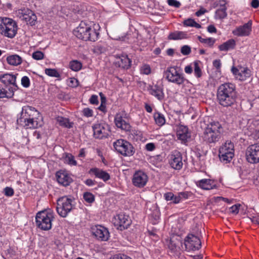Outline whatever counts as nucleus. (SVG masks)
<instances>
[{"label": "nucleus", "instance_id": "nucleus-54", "mask_svg": "<svg viewBox=\"0 0 259 259\" xmlns=\"http://www.w3.org/2000/svg\"><path fill=\"white\" fill-rule=\"evenodd\" d=\"M167 3L170 6L178 8L181 6V3L176 0H167Z\"/></svg>", "mask_w": 259, "mask_h": 259}, {"label": "nucleus", "instance_id": "nucleus-32", "mask_svg": "<svg viewBox=\"0 0 259 259\" xmlns=\"http://www.w3.org/2000/svg\"><path fill=\"white\" fill-rule=\"evenodd\" d=\"M223 151H224L222 150V152H219V156L220 160L225 163L230 162L233 158L234 154L231 152L225 153Z\"/></svg>", "mask_w": 259, "mask_h": 259}, {"label": "nucleus", "instance_id": "nucleus-27", "mask_svg": "<svg viewBox=\"0 0 259 259\" xmlns=\"http://www.w3.org/2000/svg\"><path fill=\"white\" fill-rule=\"evenodd\" d=\"M198 183L199 186L204 190H210L216 187L214 181L210 179H202Z\"/></svg>", "mask_w": 259, "mask_h": 259}, {"label": "nucleus", "instance_id": "nucleus-47", "mask_svg": "<svg viewBox=\"0 0 259 259\" xmlns=\"http://www.w3.org/2000/svg\"><path fill=\"white\" fill-rule=\"evenodd\" d=\"M105 49L100 45H97L94 46L92 51L96 54H100L104 52Z\"/></svg>", "mask_w": 259, "mask_h": 259}, {"label": "nucleus", "instance_id": "nucleus-51", "mask_svg": "<svg viewBox=\"0 0 259 259\" xmlns=\"http://www.w3.org/2000/svg\"><path fill=\"white\" fill-rule=\"evenodd\" d=\"M181 52L184 55H188L191 53V48L187 45H185L181 48Z\"/></svg>", "mask_w": 259, "mask_h": 259}, {"label": "nucleus", "instance_id": "nucleus-28", "mask_svg": "<svg viewBox=\"0 0 259 259\" xmlns=\"http://www.w3.org/2000/svg\"><path fill=\"white\" fill-rule=\"evenodd\" d=\"M91 171L96 176V177L102 179L104 181H107L110 178L108 173L102 169L97 168H92Z\"/></svg>", "mask_w": 259, "mask_h": 259}, {"label": "nucleus", "instance_id": "nucleus-15", "mask_svg": "<svg viewBox=\"0 0 259 259\" xmlns=\"http://www.w3.org/2000/svg\"><path fill=\"white\" fill-rule=\"evenodd\" d=\"M92 234L98 239L101 241H107L109 237L108 230L105 227L100 226H95L91 228Z\"/></svg>", "mask_w": 259, "mask_h": 259}, {"label": "nucleus", "instance_id": "nucleus-14", "mask_svg": "<svg viewBox=\"0 0 259 259\" xmlns=\"http://www.w3.org/2000/svg\"><path fill=\"white\" fill-rule=\"evenodd\" d=\"M131 223L132 220L128 215L119 214L115 217L114 224L121 231L127 229Z\"/></svg>", "mask_w": 259, "mask_h": 259}, {"label": "nucleus", "instance_id": "nucleus-20", "mask_svg": "<svg viewBox=\"0 0 259 259\" xmlns=\"http://www.w3.org/2000/svg\"><path fill=\"white\" fill-rule=\"evenodd\" d=\"M252 22L249 21L242 26L237 27L233 31V34L238 36H248L251 31Z\"/></svg>", "mask_w": 259, "mask_h": 259}, {"label": "nucleus", "instance_id": "nucleus-56", "mask_svg": "<svg viewBox=\"0 0 259 259\" xmlns=\"http://www.w3.org/2000/svg\"><path fill=\"white\" fill-rule=\"evenodd\" d=\"M111 259H132L130 257L125 254H116L114 255Z\"/></svg>", "mask_w": 259, "mask_h": 259}, {"label": "nucleus", "instance_id": "nucleus-42", "mask_svg": "<svg viewBox=\"0 0 259 259\" xmlns=\"http://www.w3.org/2000/svg\"><path fill=\"white\" fill-rule=\"evenodd\" d=\"M69 66L71 70L77 71L81 68L82 64L77 60H73L70 62Z\"/></svg>", "mask_w": 259, "mask_h": 259}, {"label": "nucleus", "instance_id": "nucleus-34", "mask_svg": "<svg viewBox=\"0 0 259 259\" xmlns=\"http://www.w3.org/2000/svg\"><path fill=\"white\" fill-rule=\"evenodd\" d=\"M64 162L65 163H67L70 165H76L77 162L74 159V156L70 153H64V156H63Z\"/></svg>", "mask_w": 259, "mask_h": 259}, {"label": "nucleus", "instance_id": "nucleus-48", "mask_svg": "<svg viewBox=\"0 0 259 259\" xmlns=\"http://www.w3.org/2000/svg\"><path fill=\"white\" fill-rule=\"evenodd\" d=\"M32 57L36 60H39L44 58V54L41 51H36L32 53Z\"/></svg>", "mask_w": 259, "mask_h": 259}, {"label": "nucleus", "instance_id": "nucleus-1", "mask_svg": "<svg viewBox=\"0 0 259 259\" xmlns=\"http://www.w3.org/2000/svg\"><path fill=\"white\" fill-rule=\"evenodd\" d=\"M217 97L218 102L222 106H231L235 103L237 98L235 85L231 83L222 84L218 89Z\"/></svg>", "mask_w": 259, "mask_h": 259}, {"label": "nucleus", "instance_id": "nucleus-30", "mask_svg": "<svg viewBox=\"0 0 259 259\" xmlns=\"http://www.w3.org/2000/svg\"><path fill=\"white\" fill-rule=\"evenodd\" d=\"M7 61L8 63L11 65L18 66L21 64L22 59L20 56L14 54L8 56Z\"/></svg>", "mask_w": 259, "mask_h": 259}, {"label": "nucleus", "instance_id": "nucleus-39", "mask_svg": "<svg viewBox=\"0 0 259 259\" xmlns=\"http://www.w3.org/2000/svg\"><path fill=\"white\" fill-rule=\"evenodd\" d=\"M58 122L61 126L65 127L70 128L72 127L71 123L69 122L68 119L64 118L63 117H58L57 119Z\"/></svg>", "mask_w": 259, "mask_h": 259}, {"label": "nucleus", "instance_id": "nucleus-44", "mask_svg": "<svg viewBox=\"0 0 259 259\" xmlns=\"http://www.w3.org/2000/svg\"><path fill=\"white\" fill-rule=\"evenodd\" d=\"M194 72L195 75L199 78L202 75V71L199 66V63L198 61H195L194 62Z\"/></svg>", "mask_w": 259, "mask_h": 259}, {"label": "nucleus", "instance_id": "nucleus-16", "mask_svg": "<svg viewBox=\"0 0 259 259\" xmlns=\"http://www.w3.org/2000/svg\"><path fill=\"white\" fill-rule=\"evenodd\" d=\"M169 163L172 168L180 170L183 165L181 153L177 151L173 152L169 156Z\"/></svg>", "mask_w": 259, "mask_h": 259}, {"label": "nucleus", "instance_id": "nucleus-18", "mask_svg": "<svg viewBox=\"0 0 259 259\" xmlns=\"http://www.w3.org/2000/svg\"><path fill=\"white\" fill-rule=\"evenodd\" d=\"M40 113L34 107L29 106H24L20 113V116L18 119H22L24 120L28 118L39 116Z\"/></svg>", "mask_w": 259, "mask_h": 259}, {"label": "nucleus", "instance_id": "nucleus-49", "mask_svg": "<svg viewBox=\"0 0 259 259\" xmlns=\"http://www.w3.org/2000/svg\"><path fill=\"white\" fill-rule=\"evenodd\" d=\"M141 72L142 74L148 75L151 73V68L148 65H144L141 68Z\"/></svg>", "mask_w": 259, "mask_h": 259}, {"label": "nucleus", "instance_id": "nucleus-5", "mask_svg": "<svg viewBox=\"0 0 259 259\" xmlns=\"http://www.w3.org/2000/svg\"><path fill=\"white\" fill-rule=\"evenodd\" d=\"M53 219V212L43 210L37 213L35 217L36 225L42 230H49L52 228Z\"/></svg>", "mask_w": 259, "mask_h": 259}, {"label": "nucleus", "instance_id": "nucleus-38", "mask_svg": "<svg viewBox=\"0 0 259 259\" xmlns=\"http://www.w3.org/2000/svg\"><path fill=\"white\" fill-rule=\"evenodd\" d=\"M184 32L182 31H176L170 33L168 36V39L172 40L180 39L184 38Z\"/></svg>", "mask_w": 259, "mask_h": 259}, {"label": "nucleus", "instance_id": "nucleus-19", "mask_svg": "<svg viewBox=\"0 0 259 259\" xmlns=\"http://www.w3.org/2000/svg\"><path fill=\"white\" fill-rule=\"evenodd\" d=\"M148 181L147 175L142 171H138L135 173L132 180L133 184L139 188L143 187L146 185Z\"/></svg>", "mask_w": 259, "mask_h": 259}, {"label": "nucleus", "instance_id": "nucleus-61", "mask_svg": "<svg viewBox=\"0 0 259 259\" xmlns=\"http://www.w3.org/2000/svg\"><path fill=\"white\" fill-rule=\"evenodd\" d=\"M188 194L187 192H180L179 193L178 197H180V202L181 201V200L184 199H186L188 198Z\"/></svg>", "mask_w": 259, "mask_h": 259}, {"label": "nucleus", "instance_id": "nucleus-24", "mask_svg": "<svg viewBox=\"0 0 259 259\" xmlns=\"http://www.w3.org/2000/svg\"><path fill=\"white\" fill-rule=\"evenodd\" d=\"M131 63L132 61L131 59L128 57L127 55H122L118 58L115 64L119 67L127 69L131 67Z\"/></svg>", "mask_w": 259, "mask_h": 259}, {"label": "nucleus", "instance_id": "nucleus-8", "mask_svg": "<svg viewBox=\"0 0 259 259\" xmlns=\"http://www.w3.org/2000/svg\"><path fill=\"white\" fill-rule=\"evenodd\" d=\"M166 78L169 82L182 84L185 80L182 74L178 72L176 67H169L164 71Z\"/></svg>", "mask_w": 259, "mask_h": 259}, {"label": "nucleus", "instance_id": "nucleus-36", "mask_svg": "<svg viewBox=\"0 0 259 259\" xmlns=\"http://www.w3.org/2000/svg\"><path fill=\"white\" fill-rule=\"evenodd\" d=\"M164 197L166 201L171 200L173 203L177 204L180 202V197L175 195L171 192L165 193Z\"/></svg>", "mask_w": 259, "mask_h": 259}, {"label": "nucleus", "instance_id": "nucleus-45", "mask_svg": "<svg viewBox=\"0 0 259 259\" xmlns=\"http://www.w3.org/2000/svg\"><path fill=\"white\" fill-rule=\"evenodd\" d=\"M168 247L173 252H176L180 248L178 245L177 243L174 240L170 239L168 244Z\"/></svg>", "mask_w": 259, "mask_h": 259}, {"label": "nucleus", "instance_id": "nucleus-33", "mask_svg": "<svg viewBox=\"0 0 259 259\" xmlns=\"http://www.w3.org/2000/svg\"><path fill=\"white\" fill-rule=\"evenodd\" d=\"M231 152L234 154V146L233 143L230 141H227L220 148L219 152Z\"/></svg>", "mask_w": 259, "mask_h": 259}, {"label": "nucleus", "instance_id": "nucleus-10", "mask_svg": "<svg viewBox=\"0 0 259 259\" xmlns=\"http://www.w3.org/2000/svg\"><path fill=\"white\" fill-rule=\"evenodd\" d=\"M18 17L21 20L24 21L27 24L33 26L37 21V17L35 14L31 10L28 9H21L16 12Z\"/></svg>", "mask_w": 259, "mask_h": 259}, {"label": "nucleus", "instance_id": "nucleus-37", "mask_svg": "<svg viewBox=\"0 0 259 259\" xmlns=\"http://www.w3.org/2000/svg\"><path fill=\"white\" fill-rule=\"evenodd\" d=\"M227 8H218L215 14V17L217 19H222L226 17L227 13L226 12Z\"/></svg>", "mask_w": 259, "mask_h": 259}, {"label": "nucleus", "instance_id": "nucleus-13", "mask_svg": "<svg viewBox=\"0 0 259 259\" xmlns=\"http://www.w3.org/2000/svg\"><path fill=\"white\" fill-rule=\"evenodd\" d=\"M17 74L6 73L0 76V80L3 83L5 87L9 89L11 88L15 92L18 89V87L16 83Z\"/></svg>", "mask_w": 259, "mask_h": 259}, {"label": "nucleus", "instance_id": "nucleus-23", "mask_svg": "<svg viewBox=\"0 0 259 259\" xmlns=\"http://www.w3.org/2000/svg\"><path fill=\"white\" fill-rule=\"evenodd\" d=\"M231 71L236 78L241 81L245 80L250 76V70L247 68H243L240 71L235 67H233Z\"/></svg>", "mask_w": 259, "mask_h": 259}, {"label": "nucleus", "instance_id": "nucleus-46", "mask_svg": "<svg viewBox=\"0 0 259 259\" xmlns=\"http://www.w3.org/2000/svg\"><path fill=\"white\" fill-rule=\"evenodd\" d=\"M83 198L88 203H92L95 200L94 196L90 192H85L83 194Z\"/></svg>", "mask_w": 259, "mask_h": 259}, {"label": "nucleus", "instance_id": "nucleus-40", "mask_svg": "<svg viewBox=\"0 0 259 259\" xmlns=\"http://www.w3.org/2000/svg\"><path fill=\"white\" fill-rule=\"evenodd\" d=\"M198 39L201 43L207 44L209 47H212L215 42V39L212 37L203 38L199 36H198Z\"/></svg>", "mask_w": 259, "mask_h": 259}, {"label": "nucleus", "instance_id": "nucleus-64", "mask_svg": "<svg viewBox=\"0 0 259 259\" xmlns=\"http://www.w3.org/2000/svg\"><path fill=\"white\" fill-rule=\"evenodd\" d=\"M251 6L253 8H257L259 7L258 0H252L251 3Z\"/></svg>", "mask_w": 259, "mask_h": 259}, {"label": "nucleus", "instance_id": "nucleus-2", "mask_svg": "<svg viewBox=\"0 0 259 259\" xmlns=\"http://www.w3.org/2000/svg\"><path fill=\"white\" fill-rule=\"evenodd\" d=\"M73 34L77 38L85 41H96L99 36V32L96 28L85 21H81L79 26L73 31Z\"/></svg>", "mask_w": 259, "mask_h": 259}, {"label": "nucleus", "instance_id": "nucleus-63", "mask_svg": "<svg viewBox=\"0 0 259 259\" xmlns=\"http://www.w3.org/2000/svg\"><path fill=\"white\" fill-rule=\"evenodd\" d=\"M221 61L220 60H215L213 61V65L214 67H215L217 69H219L221 67Z\"/></svg>", "mask_w": 259, "mask_h": 259}, {"label": "nucleus", "instance_id": "nucleus-9", "mask_svg": "<svg viewBox=\"0 0 259 259\" xmlns=\"http://www.w3.org/2000/svg\"><path fill=\"white\" fill-rule=\"evenodd\" d=\"M245 156L249 163H259V142L249 145L246 150Z\"/></svg>", "mask_w": 259, "mask_h": 259}, {"label": "nucleus", "instance_id": "nucleus-21", "mask_svg": "<svg viewBox=\"0 0 259 259\" xmlns=\"http://www.w3.org/2000/svg\"><path fill=\"white\" fill-rule=\"evenodd\" d=\"M56 177L57 182L65 187L69 186L73 181L71 177L64 171H57L56 174Z\"/></svg>", "mask_w": 259, "mask_h": 259}, {"label": "nucleus", "instance_id": "nucleus-29", "mask_svg": "<svg viewBox=\"0 0 259 259\" xmlns=\"http://www.w3.org/2000/svg\"><path fill=\"white\" fill-rule=\"evenodd\" d=\"M236 46V41L233 39H230L219 46L221 51H227L234 49Z\"/></svg>", "mask_w": 259, "mask_h": 259}, {"label": "nucleus", "instance_id": "nucleus-41", "mask_svg": "<svg viewBox=\"0 0 259 259\" xmlns=\"http://www.w3.org/2000/svg\"><path fill=\"white\" fill-rule=\"evenodd\" d=\"M183 24L185 26L194 27L197 28H200L201 27V25L197 23L194 19L190 18L185 20Z\"/></svg>", "mask_w": 259, "mask_h": 259}, {"label": "nucleus", "instance_id": "nucleus-57", "mask_svg": "<svg viewBox=\"0 0 259 259\" xmlns=\"http://www.w3.org/2000/svg\"><path fill=\"white\" fill-rule=\"evenodd\" d=\"M145 149L148 151H152L155 149V145L153 143H149L146 145Z\"/></svg>", "mask_w": 259, "mask_h": 259}, {"label": "nucleus", "instance_id": "nucleus-58", "mask_svg": "<svg viewBox=\"0 0 259 259\" xmlns=\"http://www.w3.org/2000/svg\"><path fill=\"white\" fill-rule=\"evenodd\" d=\"M69 85L73 88L76 87L78 85V80L75 78H70Z\"/></svg>", "mask_w": 259, "mask_h": 259}, {"label": "nucleus", "instance_id": "nucleus-25", "mask_svg": "<svg viewBox=\"0 0 259 259\" xmlns=\"http://www.w3.org/2000/svg\"><path fill=\"white\" fill-rule=\"evenodd\" d=\"M149 93L151 95L155 97L160 101L163 100L164 98V95L163 88L157 84L151 87L149 89Z\"/></svg>", "mask_w": 259, "mask_h": 259}, {"label": "nucleus", "instance_id": "nucleus-53", "mask_svg": "<svg viewBox=\"0 0 259 259\" xmlns=\"http://www.w3.org/2000/svg\"><path fill=\"white\" fill-rule=\"evenodd\" d=\"M4 193L7 196H12L14 195V190L11 187H7L4 189Z\"/></svg>", "mask_w": 259, "mask_h": 259}, {"label": "nucleus", "instance_id": "nucleus-52", "mask_svg": "<svg viewBox=\"0 0 259 259\" xmlns=\"http://www.w3.org/2000/svg\"><path fill=\"white\" fill-rule=\"evenodd\" d=\"M82 113L84 116L89 117L93 115V111L89 108H85L82 110Z\"/></svg>", "mask_w": 259, "mask_h": 259}, {"label": "nucleus", "instance_id": "nucleus-60", "mask_svg": "<svg viewBox=\"0 0 259 259\" xmlns=\"http://www.w3.org/2000/svg\"><path fill=\"white\" fill-rule=\"evenodd\" d=\"M227 3L225 0H219L217 2V7H219V8H227L226 6Z\"/></svg>", "mask_w": 259, "mask_h": 259}, {"label": "nucleus", "instance_id": "nucleus-26", "mask_svg": "<svg viewBox=\"0 0 259 259\" xmlns=\"http://www.w3.org/2000/svg\"><path fill=\"white\" fill-rule=\"evenodd\" d=\"M114 122L118 128H120L126 131H129L131 130V125L130 124L123 119L121 116L119 114H116L115 116Z\"/></svg>", "mask_w": 259, "mask_h": 259}, {"label": "nucleus", "instance_id": "nucleus-22", "mask_svg": "<svg viewBox=\"0 0 259 259\" xmlns=\"http://www.w3.org/2000/svg\"><path fill=\"white\" fill-rule=\"evenodd\" d=\"M177 136L182 143H185L188 142V139H190L191 133L189 132L187 126L180 125L178 128Z\"/></svg>", "mask_w": 259, "mask_h": 259}, {"label": "nucleus", "instance_id": "nucleus-43", "mask_svg": "<svg viewBox=\"0 0 259 259\" xmlns=\"http://www.w3.org/2000/svg\"><path fill=\"white\" fill-rule=\"evenodd\" d=\"M45 73L48 76L51 77H58L60 74L55 69L47 68L45 69Z\"/></svg>", "mask_w": 259, "mask_h": 259}, {"label": "nucleus", "instance_id": "nucleus-35", "mask_svg": "<svg viewBox=\"0 0 259 259\" xmlns=\"http://www.w3.org/2000/svg\"><path fill=\"white\" fill-rule=\"evenodd\" d=\"M154 118L156 123L159 126L163 125L165 122L163 115L159 112H156L154 114Z\"/></svg>", "mask_w": 259, "mask_h": 259}, {"label": "nucleus", "instance_id": "nucleus-4", "mask_svg": "<svg viewBox=\"0 0 259 259\" xmlns=\"http://www.w3.org/2000/svg\"><path fill=\"white\" fill-rule=\"evenodd\" d=\"M17 23L13 19L3 18L0 20V33L9 38H13L17 32Z\"/></svg>", "mask_w": 259, "mask_h": 259}, {"label": "nucleus", "instance_id": "nucleus-62", "mask_svg": "<svg viewBox=\"0 0 259 259\" xmlns=\"http://www.w3.org/2000/svg\"><path fill=\"white\" fill-rule=\"evenodd\" d=\"M207 31L210 33H215L217 32V29L213 25H210L207 27Z\"/></svg>", "mask_w": 259, "mask_h": 259}, {"label": "nucleus", "instance_id": "nucleus-12", "mask_svg": "<svg viewBox=\"0 0 259 259\" xmlns=\"http://www.w3.org/2000/svg\"><path fill=\"white\" fill-rule=\"evenodd\" d=\"M42 118L40 114L39 116L28 118V120L17 119V123L20 125L28 128H36L42 125Z\"/></svg>", "mask_w": 259, "mask_h": 259}, {"label": "nucleus", "instance_id": "nucleus-7", "mask_svg": "<svg viewBox=\"0 0 259 259\" xmlns=\"http://www.w3.org/2000/svg\"><path fill=\"white\" fill-rule=\"evenodd\" d=\"M113 147L116 151L124 156H131L135 153L133 145L123 139H119L113 143Z\"/></svg>", "mask_w": 259, "mask_h": 259}, {"label": "nucleus", "instance_id": "nucleus-31", "mask_svg": "<svg viewBox=\"0 0 259 259\" xmlns=\"http://www.w3.org/2000/svg\"><path fill=\"white\" fill-rule=\"evenodd\" d=\"M14 95V92H13L12 88H9L8 89L5 87L4 85L3 87L0 85V98H11L13 97Z\"/></svg>", "mask_w": 259, "mask_h": 259}, {"label": "nucleus", "instance_id": "nucleus-50", "mask_svg": "<svg viewBox=\"0 0 259 259\" xmlns=\"http://www.w3.org/2000/svg\"><path fill=\"white\" fill-rule=\"evenodd\" d=\"M21 84L23 87L26 88L29 87L30 80L27 76H24L21 78Z\"/></svg>", "mask_w": 259, "mask_h": 259}, {"label": "nucleus", "instance_id": "nucleus-6", "mask_svg": "<svg viewBox=\"0 0 259 259\" xmlns=\"http://www.w3.org/2000/svg\"><path fill=\"white\" fill-rule=\"evenodd\" d=\"M73 200L66 196L59 198L57 200V211L59 215L66 217L73 208Z\"/></svg>", "mask_w": 259, "mask_h": 259}, {"label": "nucleus", "instance_id": "nucleus-11", "mask_svg": "<svg viewBox=\"0 0 259 259\" xmlns=\"http://www.w3.org/2000/svg\"><path fill=\"white\" fill-rule=\"evenodd\" d=\"M92 128L94 137L96 139H102L107 138L110 131L109 125L105 122L94 124Z\"/></svg>", "mask_w": 259, "mask_h": 259}, {"label": "nucleus", "instance_id": "nucleus-59", "mask_svg": "<svg viewBox=\"0 0 259 259\" xmlns=\"http://www.w3.org/2000/svg\"><path fill=\"white\" fill-rule=\"evenodd\" d=\"M240 205H234L230 207V211L234 214H237L239 212V207Z\"/></svg>", "mask_w": 259, "mask_h": 259}, {"label": "nucleus", "instance_id": "nucleus-55", "mask_svg": "<svg viewBox=\"0 0 259 259\" xmlns=\"http://www.w3.org/2000/svg\"><path fill=\"white\" fill-rule=\"evenodd\" d=\"M90 102L92 104L97 105L99 103L98 96L93 95L90 99Z\"/></svg>", "mask_w": 259, "mask_h": 259}, {"label": "nucleus", "instance_id": "nucleus-17", "mask_svg": "<svg viewBox=\"0 0 259 259\" xmlns=\"http://www.w3.org/2000/svg\"><path fill=\"white\" fill-rule=\"evenodd\" d=\"M185 244L186 247L190 248L193 250H198L201 246L200 239L193 235L189 234L185 239Z\"/></svg>", "mask_w": 259, "mask_h": 259}, {"label": "nucleus", "instance_id": "nucleus-3", "mask_svg": "<svg viewBox=\"0 0 259 259\" xmlns=\"http://www.w3.org/2000/svg\"><path fill=\"white\" fill-rule=\"evenodd\" d=\"M223 131L222 124L219 122L212 121L205 128L202 136V139L206 144H215L221 138Z\"/></svg>", "mask_w": 259, "mask_h": 259}]
</instances>
